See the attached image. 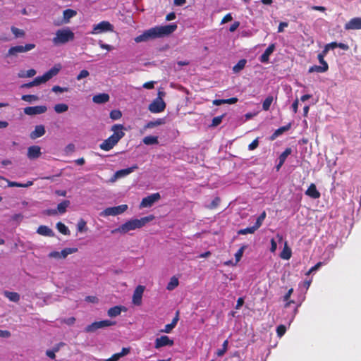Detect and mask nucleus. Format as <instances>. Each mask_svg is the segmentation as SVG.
<instances>
[{
    "mask_svg": "<svg viewBox=\"0 0 361 361\" xmlns=\"http://www.w3.org/2000/svg\"><path fill=\"white\" fill-rule=\"evenodd\" d=\"M177 28L176 23L171 25L154 26V27L147 29L142 34L139 35L135 37V41L137 43L143 42V41H148L155 39V38L164 37L166 35L172 34Z\"/></svg>",
    "mask_w": 361,
    "mask_h": 361,
    "instance_id": "obj_1",
    "label": "nucleus"
},
{
    "mask_svg": "<svg viewBox=\"0 0 361 361\" xmlns=\"http://www.w3.org/2000/svg\"><path fill=\"white\" fill-rule=\"evenodd\" d=\"M123 129L124 127L123 124H114V126H111V131L114 133L109 137L106 138L100 144L99 148L105 150V152L113 149L114 147L118 143L120 140L125 136Z\"/></svg>",
    "mask_w": 361,
    "mask_h": 361,
    "instance_id": "obj_2",
    "label": "nucleus"
},
{
    "mask_svg": "<svg viewBox=\"0 0 361 361\" xmlns=\"http://www.w3.org/2000/svg\"><path fill=\"white\" fill-rule=\"evenodd\" d=\"M154 216L149 214V216L141 217V219H130L128 221L125 222L115 230L111 231L112 233H126L129 231L135 230V228H140L144 227L147 223L152 221L154 219Z\"/></svg>",
    "mask_w": 361,
    "mask_h": 361,
    "instance_id": "obj_3",
    "label": "nucleus"
},
{
    "mask_svg": "<svg viewBox=\"0 0 361 361\" xmlns=\"http://www.w3.org/2000/svg\"><path fill=\"white\" fill-rule=\"evenodd\" d=\"M75 39L74 32L70 28L58 29L55 33V37L52 39V43L55 46L63 45L73 41Z\"/></svg>",
    "mask_w": 361,
    "mask_h": 361,
    "instance_id": "obj_4",
    "label": "nucleus"
},
{
    "mask_svg": "<svg viewBox=\"0 0 361 361\" xmlns=\"http://www.w3.org/2000/svg\"><path fill=\"white\" fill-rule=\"evenodd\" d=\"M62 66L61 64H55L54 67L51 68L48 71L43 74L42 76H37L33 80L34 86L41 85V83L46 82L54 76H56L61 71Z\"/></svg>",
    "mask_w": 361,
    "mask_h": 361,
    "instance_id": "obj_5",
    "label": "nucleus"
},
{
    "mask_svg": "<svg viewBox=\"0 0 361 361\" xmlns=\"http://www.w3.org/2000/svg\"><path fill=\"white\" fill-rule=\"evenodd\" d=\"M34 43H27L25 45H16L9 48L7 53V56H16L18 54L21 52H26L31 51V49L35 48Z\"/></svg>",
    "mask_w": 361,
    "mask_h": 361,
    "instance_id": "obj_6",
    "label": "nucleus"
},
{
    "mask_svg": "<svg viewBox=\"0 0 361 361\" xmlns=\"http://www.w3.org/2000/svg\"><path fill=\"white\" fill-rule=\"evenodd\" d=\"M116 325V322H112V320H101L100 322H94L87 325L85 328L86 332H94L98 329L106 328V326Z\"/></svg>",
    "mask_w": 361,
    "mask_h": 361,
    "instance_id": "obj_7",
    "label": "nucleus"
},
{
    "mask_svg": "<svg viewBox=\"0 0 361 361\" xmlns=\"http://www.w3.org/2000/svg\"><path fill=\"white\" fill-rule=\"evenodd\" d=\"M113 30L114 26L111 23L107 22V20H102L101 23L93 25V30L90 32V34L97 35L104 32L113 31Z\"/></svg>",
    "mask_w": 361,
    "mask_h": 361,
    "instance_id": "obj_8",
    "label": "nucleus"
},
{
    "mask_svg": "<svg viewBox=\"0 0 361 361\" xmlns=\"http://www.w3.org/2000/svg\"><path fill=\"white\" fill-rule=\"evenodd\" d=\"M161 196L159 192L149 195L148 196L143 197V199L141 200L140 207L141 208H145V207H151L154 204V202H156V201L159 200Z\"/></svg>",
    "mask_w": 361,
    "mask_h": 361,
    "instance_id": "obj_9",
    "label": "nucleus"
},
{
    "mask_svg": "<svg viewBox=\"0 0 361 361\" xmlns=\"http://www.w3.org/2000/svg\"><path fill=\"white\" fill-rule=\"evenodd\" d=\"M166 108V104L163 99H156L149 104V110L152 113L163 112Z\"/></svg>",
    "mask_w": 361,
    "mask_h": 361,
    "instance_id": "obj_10",
    "label": "nucleus"
},
{
    "mask_svg": "<svg viewBox=\"0 0 361 361\" xmlns=\"http://www.w3.org/2000/svg\"><path fill=\"white\" fill-rule=\"evenodd\" d=\"M128 209L127 204H121L114 206L113 207H107L103 211L104 215H117L123 214Z\"/></svg>",
    "mask_w": 361,
    "mask_h": 361,
    "instance_id": "obj_11",
    "label": "nucleus"
},
{
    "mask_svg": "<svg viewBox=\"0 0 361 361\" xmlns=\"http://www.w3.org/2000/svg\"><path fill=\"white\" fill-rule=\"evenodd\" d=\"M47 111V106H27L24 109L25 115L29 116L39 115V114L45 113Z\"/></svg>",
    "mask_w": 361,
    "mask_h": 361,
    "instance_id": "obj_12",
    "label": "nucleus"
},
{
    "mask_svg": "<svg viewBox=\"0 0 361 361\" xmlns=\"http://www.w3.org/2000/svg\"><path fill=\"white\" fill-rule=\"evenodd\" d=\"M145 289V286H137L135 289L133 294V303L135 305H141Z\"/></svg>",
    "mask_w": 361,
    "mask_h": 361,
    "instance_id": "obj_13",
    "label": "nucleus"
},
{
    "mask_svg": "<svg viewBox=\"0 0 361 361\" xmlns=\"http://www.w3.org/2000/svg\"><path fill=\"white\" fill-rule=\"evenodd\" d=\"M174 343L173 339L169 338L167 336H162L155 339V348H163V346L169 345L171 346Z\"/></svg>",
    "mask_w": 361,
    "mask_h": 361,
    "instance_id": "obj_14",
    "label": "nucleus"
},
{
    "mask_svg": "<svg viewBox=\"0 0 361 361\" xmlns=\"http://www.w3.org/2000/svg\"><path fill=\"white\" fill-rule=\"evenodd\" d=\"M345 30H357L361 29V18L355 17L348 20L344 25Z\"/></svg>",
    "mask_w": 361,
    "mask_h": 361,
    "instance_id": "obj_15",
    "label": "nucleus"
},
{
    "mask_svg": "<svg viewBox=\"0 0 361 361\" xmlns=\"http://www.w3.org/2000/svg\"><path fill=\"white\" fill-rule=\"evenodd\" d=\"M276 49L275 43H271L270 45L266 49L265 51L263 52L262 56H259V61L262 63H269V56L271 54L274 53Z\"/></svg>",
    "mask_w": 361,
    "mask_h": 361,
    "instance_id": "obj_16",
    "label": "nucleus"
},
{
    "mask_svg": "<svg viewBox=\"0 0 361 361\" xmlns=\"http://www.w3.org/2000/svg\"><path fill=\"white\" fill-rule=\"evenodd\" d=\"M138 167L139 166L137 165V164H135L129 168L120 169L119 171L115 172L114 178L125 177V176L129 175L130 173L135 171V170L137 169Z\"/></svg>",
    "mask_w": 361,
    "mask_h": 361,
    "instance_id": "obj_17",
    "label": "nucleus"
},
{
    "mask_svg": "<svg viewBox=\"0 0 361 361\" xmlns=\"http://www.w3.org/2000/svg\"><path fill=\"white\" fill-rule=\"evenodd\" d=\"M127 309L123 305H116L109 308L107 311V315L109 317H116L120 315L121 312H126Z\"/></svg>",
    "mask_w": 361,
    "mask_h": 361,
    "instance_id": "obj_18",
    "label": "nucleus"
},
{
    "mask_svg": "<svg viewBox=\"0 0 361 361\" xmlns=\"http://www.w3.org/2000/svg\"><path fill=\"white\" fill-rule=\"evenodd\" d=\"M41 148L39 146H30L27 149V157L30 159L39 158L41 156Z\"/></svg>",
    "mask_w": 361,
    "mask_h": 361,
    "instance_id": "obj_19",
    "label": "nucleus"
},
{
    "mask_svg": "<svg viewBox=\"0 0 361 361\" xmlns=\"http://www.w3.org/2000/svg\"><path fill=\"white\" fill-rule=\"evenodd\" d=\"M305 194L312 198H319L321 195L320 192L318 191L315 183H310L308 186Z\"/></svg>",
    "mask_w": 361,
    "mask_h": 361,
    "instance_id": "obj_20",
    "label": "nucleus"
},
{
    "mask_svg": "<svg viewBox=\"0 0 361 361\" xmlns=\"http://www.w3.org/2000/svg\"><path fill=\"white\" fill-rule=\"evenodd\" d=\"M37 233L43 236H54L55 233L51 228L47 226V225H40L37 230Z\"/></svg>",
    "mask_w": 361,
    "mask_h": 361,
    "instance_id": "obj_21",
    "label": "nucleus"
},
{
    "mask_svg": "<svg viewBox=\"0 0 361 361\" xmlns=\"http://www.w3.org/2000/svg\"><path fill=\"white\" fill-rule=\"evenodd\" d=\"M45 135V127L44 126H37L35 130L30 133V137L32 139H36L41 137V136Z\"/></svg>",
    "mask_w": 361,
    "mask_h": 361,
    "instance_id": "obj_22",
    "label": "nucleus"
},
{
    "mask_svg": "<svg viewBox=\"0 0 361 361\" xmlns=\"http://www.w3.org/2000/svg\"><path fill=\"white\" fill-rule=\"evenodd\" d=\"M109 99L110 96L108 93H99V94L93 96L92 100L94 104H106Z\"/></svg>",
    "mask_w": 361,
    "mask_h": 361,
    "instance_id": "obj_23",
    "label": "nucleus"
},
{
    "mask_svg": "<svg viewBox=\"0 0 361 361\" xmlns=\"http://www.w3.org/2000/svg\"><path fill=\"white\" fill-rule=\"evenodd\" d=\"M130 351V348H123L121 353L113 354L109 359L105 361H116L121 359V357L126 356Z\"/></svg>",
    "mask_w": 361,
    "mask_h": 361,
    "instance_id": "obj_24",
    "label": "nucleus"
},
{
    "mask_svg": "<svg viewBox=\"0 0 361 361\" xmlns=\"http://www.w3.org/2000/svg\"><path fill=\"white\" fill-rule=\"evenodd\" d=\"M4 295L13 302H18L20 300V295L18 292L6 290L4 292Z\"/></svg>",
    "mask_w": 361,
    "mask_h": 361,
    "instance_id": "obj_25",
    "label": "nucleus"
},
{
    "mask_svg": "<svg viewBox=\"0 0 361 361\" xmlns=\"http://www.w3.org/2000/svg\"><path fill=\"white\" fill-rule=\"evenodd\" d=\"M290 127H291V123H288L285 126L279 127V128L276 130L275 132L272 133V135H271V140H274V139L277 137V136L282 135L283 133L286 132V130H290Z\"/></svg>",
    "mask_w": 361,
    "mask_h": 361,
    "instance_id": "obj_26",
    "label": "nucleus"
},
{
    "mask_svg": "<svg viewBox=\"0 0 361 361\" xmlns=\"http://www.w3.org/2000/svg\"><path fill=\"white\" fill-rule=\"evenodd\" d=\"M70 204H71V202L68 200H63L61 202L59 203L57 205V209H56L57 214H58V212L59 214H64V212H66V209L69 206Z\"/></svg>",
    "mask_w": 361,
    "mask_h": 361,
    "instance_id": "obj_27",
    "label": "nucleus"
},
{
    "mask_svg": "<svg viewBox=\"0 0 361 361\" xmlns=\"http://www.w3.org/2000/svg\"><path fill=\"white\" fill-rule=\"evenodd\" d=\"M4 181H6L8 183V186H11V187H13V186L28 187V186L32 185V184H33L32 180H27V182L25 183H18V182H12V180L6 179V178H5V180H4Z\"/></svg>",
    "mask_w": 361,
    "mask_h": 361,
    "instance_id": "obj_28",
    "label": "nucleus"
},
{
    "mask_svg": "<svg viewBox=\"0 0 361 361\" xmlns=\"http://www.w3.org/2000/svg\"><path fill=\"white\" fill-rule=\"evenodd\" d=\"M166 122L164 118H157L155 121H149L146 126L145 128H147L148 129H150V128H154L157 126H159V125H163Z\"/></svg>",
    "mask_w": 361,
    "mask_h": 361,
    "instance_id": "obj_29",
    "label": "nucleus"
},
{
    "mask_svg": "<svg viewBox=\"0 0 361 361\" xmlns=\"http://www.w3.org/2000/svg\"><path fill=\"white\" fill-rule=\"evenodd\" d=\"M292 256V250L290 247H288L287 243L285 244L282 252L280 254V257L284 259H290Z\"/></svg>",
    "mask_w": 361,
    "mask_h": 361,
    "instance_id": "obj_30",
    "label": "nucleus"
},
{
    "mask_svg": "<svg viewBox=\"0 0 361 361\" xmlns=\"http://www.w3.org/2000/svg\"><path fill=\"white\" fill-rule=\"evenodd\" d=\"M247 63L246 59H240L237 62V63L233 66V71L235 73H238V72H240L242 69L245 68Z\"/></svg>",
    "mask_w": 361,
    "mask_h": 361,
    "instance_id": "obj_31",
    "label": "nucleus"
},
{
    "mask_svg": "<svg viewBox=\"0 0 361 361\" xmlns=\"http://www.w3.org/2000/svg\"><path fill=\"white\" fill-rule=\"evenodd\" d=\"M77 15V12L73 9L68 8L63 11V21L64 23H68L71 18Z\"/></svg>",
    "mask_w": 361,
    "mask_h": 361,
    "instance_id": "obj_32",
    "label": "nucleus"
},
{
    "mask_svg": "<svg viewBox=\"0 0 361 361\" xmlns=\"http://www.w3.org/2000/svg\"><path fill=\"white\" fill-rule=\"evenodd\" d=\"M267 216V213L265 211H263L262 214L259 215V216L257 218L256 221L255 223V227L256 231L258 230L259 228L263 224V222Z\"/></svg>",
    "mask_w": 361,
    "mask_h": 361,
    "instance_id": "obj_33",
    "label": "nucleus"
},
{
    "mask_svg": "<svg viewBox=\"0 0 361 361\" xmlns=\"http://www.w3.org/2000/svg\"><path fill=\"white\" fill-rule=\"evenodd\" d=\"M56 228L59 231V233H61L65 235H68V234L71 233L68 227H67L66 225H65L64 224H62V222L61 221L57 222Z\"/></svg>",
    "mask_w": 361,
    "mask_h": 361,
    "instance_id": "obj_34",
    "label": "nucleus"
},
{
    "mask_svg": "<svg viewBox=\"0 0 361 361\" xmlns=\"http://www.w3.org/2000/svg\"><path fill=\"white\" fill-rule=\"evenodd\" d=\"M143 142L145 145H154L159 144V137H154V135H147L144 137Z\"/></svg>",
    "mask_w": 361,
    "mask_h": 361,
    "instance_id": "obj_35",
    "label": "nucleus"
},
{
    "mask_svg": "<svg viewBox=\"0 0 361 361\" xmlns=\"http://www.w3.org/2000/svg\"><path fill=\"white\" fill-rule=\"evenodd\" d=\"M77 247H66V249H63L61 251L60 258H66L68 254L77 252Z\"/></svg>",
    "mask_w": 361,
    "mask_h": 361,
    "instance_id": "obj_36",
    "label": "nucleus"
},
{
    "mask_svg": "<svg viewBox=\"0 0 361 361\" xmlns=\"http://www.w3.org/2000/svg\"><path fill=\"white\" fill-rule=\"evenodd\" d=\"M274 101L273 96H267L262 102V109L267 111L269 110L270 106Z\"/></svg>",
    "mask_w": 361,
    "mask_h": 361,
    "instance_id": "obj_37",
    "label": "nucleus"
},
{
    "mask_svg": "<svg viewBox=\"0 0 361 361\" xmlns=\"http://www.w3.org/2000/svg\"><path fill=\"white\" fill-rule=\"evenodd\" d=\"M11 32L15 37H24L25 35V32L23 29L16 27V26H11Z\"/></svg>",
    "mask_w": 361,
    "mask_h": 361,
    "instance_id": "obj_38",
    "label": "nucleus"
},
{
    "mask_svg": "<svg viewBox=\"0 0 361 361\" xmlns=\"http://www.w3.org/2000/svg\"><path fill=\"white\" fill-rule=\"evenodd\" d=\"M54 109L56 113H64L68 110V106L66 104H57L54 105Z\"/></svg>",
    "mask_w": 361,
    "mask_h": 361,
    "instance_id": "obj_39",
    "label": "nucleus"
},
{
    "mask_svg": "<svg viewBox=\"0 0 361 361\" xmlns=\"http://www.w3.org/2000/svg\"><path fill=\"white\" fill-rule=\"evenodd\" d=\"M37 73V71L34 70V68H30V70H27V71H21L18 73V76L20 78H25V77H32L35 76V75Z\"/></svg>",
    "mask_w": 361,
    "mask_h": 361,
    "instance_id": "obj_40",
    "label": "nucleus"
},
{
    "mask_svg": "<svg viewBox=\"0 0 361 361\" xmlns=\"http://www.w3.org/2000/svg\"><path fill=\"white\" fill-rule=\"evenodd\" d=\"M292 153V149L291 148H286L285 151L281 152V154L279 156V158L281 159V164H284L288 156L291 154Z\"/></svg>",
    "mask_w": 361,
    "mask_h": 361,
    "instance_id": "obj_41",
    "label": "nucleus"
},
{
    "mask_svg": "<svg viewBox=\"0 0 361 361\" xmlns=\"http://www.w3.org/2000/svg\"><path fill=\"white\" fill-rule=\"evenodd\" d=\"M179 284L178 279L176 277L171 278V281L169 283H167V289L168 290H173L175 289L176 287H177Z\"/></svg>",
    "mask_w": 361,
    "mask_h": 361,
    "instance_id": "obj_42",
    "label": "nucleus"
},
{
    "mask_svg": "<svg viewBox=\"0 0 361 361\" xmlns=\"http://www.w3.org/2000/svg\"><path fill=\"white\" fill-rule=\"evenodd\" d=\"M228 340H225L221 346V348L218 350L216 352L217 356H219V357L224 356V353H226V351L228 350Z\"/></svg>",
    "mask_w": 361,
    "mask_h": 361,
    "instance_id": "obj_43",
    "label": "nucleus"
},
{
    "mask_svg": "<svg viewBox=\"0 0 361 361\" xmlns=\"http://www.w3.org/2000/svg\"><path fill=\"white\" fill-rule=\"evenodd\" d=\"M324 57H325V56L322 51L317 56V59H318L319 63L322 64L321 66H325L326 71H327L329 69V65H328L327 62L326 61V60H324Z\"/></svg>",
    "mask_w": 361,
    "mask_h": 361,
    "instance_id": "obj_44",
    "label": "nucleus"
},
{
    "mask_svg": "<svg viewBox=\"0 0 361 361\" xmlns=\"http://www.w3.org/2000/svg\"><path fill=\"white\" fill-rule=\"evenodd\" d=\"M109 116L111 119H114V121H116V119L121 118L122 116V113L121 110H111V111L109 113Z\"/></svg>",
    "mask_w": 361,
    "mask_h": 361,
    "instance_id": "obj_45",
    "label": "nucleus"
},
{
    "mask_svg": "<svg viewBox=\"0 0 361 361\" xmlns=\"http://www.w3.org/2000/svg\"><path fill=\"white\" fill-rule=\"evenodd\" d=\"M21 99L25 102H32L38 101L39 97L37 95L27 94V95H23L21 97Z\"/></svg>",
    "mask_w": 361,
    "mask_h": 361,
    "instance_id": "obj_46",
    "label": "nucleus"
},
{
    "mask_svg": "<svg viewBox=\"0 0 361 361\" xmlns=\"http://www.w3.org/2000/svg\"><path fill=\"white\" fill-rule=\"evenodd\" d=\"M256 229L255 227V225H253L252 227H247L245 228L244 229H240L238 231V234H247V233H254L255 232Z\"/></svg>",
    "mask_w": 361,
    "mask_h": 361,
    "instance_id": "obj_47",
    "label": "nucleus"
},
{
    "mask_svg": "<svg viewBox=\"0 0 361 361\" xmlns=\"http://www.w3.org/2000/svg\"><path fill=\"white\" fill-rule=\"evenodd\" d=\"M309 72H326V67H321V66L314 65L309 68Z\"/></svg>",
    "mask_w": 361,
    "mask_h": 361,
    "instance_id": "obj_48",
    "label": "nucleus"
},
{
    "mask_svg": "<svg viewBox=\"0 0 361 361\" xmlns=\"http://www.w3.org/2000/svg\"><path fill=\"white\" fill-rule=\"evenodd\" d=\"M86 225H87V222L85 221H84V219H81L78 221V225H77L78 231H80L81 233V231H86L87 230Z\"/></svg>",
    "mask_w": 361,
    "mask_h": 361,
    "instance_id": "obj_49",
    "label": "nucleus"
},
{
    "mask_svg": "<svg viewBox=\"0 0 361 361\" xmlns=\"http://www.w3.org/2000/svg\"><path fill=\"white\" fill-rule=\"evenodd\" d=\"M224 116V115L217 116L216 117L212 118L211 126L216 127L218 125L221 124L223 121Z\"/></svg>",
    "mask_w": 361,
    "mask_h": 361,
    "instance_id": "obj_50",
    "label": "nucleus"
},
{
    "mask_svg": "<svg viewBox=\"0 0 361 361\" xmlns=\"http://www.w3.org/2000/svg\"><path fill=\"white\" fill-rule=\"evenodd\" d=\"M245 246H242L241 247H240V249L238 250H237V252H235V262H238L239 261H240L243 255V253H244V250L245 249Z\"/></svg>",
    "mask_w": 361,
    "mask_h": 361,
    "instance_id": "obj_51",
    "label": "nucleus"
},
{
    "mask_svg": "<svg viewBox=\"0 0 361 361\" xmlns=\"http://www.w3.org/2000/svg\"><path fill=\"white\" fill-rule=\"evenodd\" d=\"M221 198L219 197H214V200H212L211 204L208 205L209 209H215L217 206L219 205L221 202Z\"/></svg>",
    "mask_w": 361,
    "mask_h": 361,
    "instance_id": "obj_52",
    "label": "nucleus"
},
{
    "mask_svg": "<svg viewBox=\"0 0 361 361\" xmlns=\"http://www.w3.org/2000/svg\"><path fill=\"white\" fill-rule=\"evenodd\" d=\"M51 90L53 91V92L63 93L67 92V91H68V87H60V85H54Z\"/></svg>",
    "mask_w": 361,
    "mask_h": 361,
    "instance_id": "obj_53",
    "label": "nucleus"
},
{
    "mask_svg": "<svg viewBox=\"0 0 361 361\" xmlns=\"http://www.w3.org/2000/svg\"><path fill=\"white\" fill-rule=\"evenodd\" d=\"M286 332V328L285 325H279L277 326L276 333L278 336L282 337Z\"/></svg>",
    "mask_w": 361,
    "mask_h": 361,
    "instance_id": "obj_54",
    "label": "nucleus"
},
{
    "mask_svg": "<svg viewBox=\"0 0 361 361\" xmlns=\"http://www.w3.org/2000/svg\"><path fill=\"white\" fill-rule=\"evenodd\" d=\"M87 76H90V71H88L87 70H82L80 71L78 75L76 76V79L78 80H80L83 79V78H86Z\"/></svg>",
    "mask_w": 361,
    "mask_h": 361,
    "instance_id": "obj_55",
    "label": "nucleus"
},
{
    "mask_svg": "<svg viewBox=\"0 0 361 361\" xmlns=\"http://www.w3.org/2000/svg\"><path fill=\"white\" fill-rule=\"evenodd\" d=\"M259 145V137L255 138L251 143L248 145V149L254 150L257 149Z\"/></svg>",
    "mask_w": 361,
    "mask_h": 361,
    "instance_id": "obj_56",
    "label": "nucleus"
},
{
    "mask_svg": "<svg viewBox=\"0 0 361 361\" xmlns=\"http://www.w3.org/2000/svg\"><path fill=\"white\" fill-rule=\"evenodd\" d=\"M99 46L101 49H106L107 51H112L114 49L112 45L106 44L102 40H99Z\"/></svg>",
    "mask_w": 361,
    "mask_h": 361,
    "instance_id": "obj_57",
    "label": "nucleus"
},
{
    "mask_svg": "<svg viewBox=\"0 0 361 361\" xmlns=\"http://www.w3.org/2000/svg\"><path fill=\"white\" fill-rule=\"evenodd\" d=\"M323 264L322 262H318L317 264H314V266L310 267L309 271L306 273V275H310L314 271L319 269V267Z\"/></svg>",
    "mask_w": 361,
    "mask_h": 361,
    "instance_id": "obj_58",
    "label": "nucleus"
},
{
    "mask_svg": "<svg viewBox=\"0 0 361 361\" xmlns=\"http://www.w3.org/2000/svg\"><path fill=\"white\" fill-rule=\"evenodd\" d=\"M233 20V17H232V14L231 13H228L226 15H225L224 16V18H222L221 21V24H224V23H228V21H231Z\"/></svg>",
    "mask_w": 361,
    "mask_h": 361,
    "instance_id": "obj_59",
    "label": "nucleus"
},
{
    "mask_svg": "<svg viewBox=\"0 0 361 361\" xmlns=\"http://www.w3.org/2000/svg\"><path fill=\"white\" fill-rule=\"evenodd\" d=\"M75 320H76L75 317H68V319H63V322L66 323L67 325L71 326V325H73V324L75 322Z\"/></svg>",
    "mask_w": 361,
    "mask_h": 361,
    "instance_id": "obj_60",
    "label": "nucleus"
},
{
    "mask_svg": "<svg viewBox=\"0 0 361 361\" xmlns=\"http://www.w3.org/2000/svg\"><path fill=\"white\" fill-rule=\"evenodd\" d=\"M240 25V22H234V23H233V24L229 27V31L230 32L236 31V30L239 27Z\"/></svg>",
    "mask_w": 361,
    "mask_h": 361,
    "instance_id": "obj_61",
    "label": "nucleus"
},
{
    "mask_svg": "<svg viewBox=\"0 0 361 361\" xmlns=\"http://www.w3.org/2000/svg\"><path fill=\"white\" fill-rule=\"evenodd\" d=\"M179 320V312H176V317L171 321L172 329H174Z\"/></svg>",
    "mask_w": 361,
    "mask_h": 361,
    "instance_id": "obj_62",
    "label": "nucleus"
},
{
    "mask_svg": "<svg viewBox=\"0 0 361 361\" xmlns=\"http://www.w3.org/2000/svg\"><path fill=\"white\" fill-rule=\"evenodd\" d=\"M74 150H75V145L73 143L68 144V145L66 146V149H65L66 153L73 152H74Z\"/></svg>",
    "mask_w": 361,
    "mask_h": 361,
    "instance_id": "obj_63",
    "label": "nucleus"
},
{
    "mask_svg": "<svg viewBox=\"0 0 361 361\" xmlns=\"http://www.w3.org/2000/svg\"><path fill=\"white\" fill-rule=\"evenodd\" d=\"M288 23L286 22L280 23L279 25V27H278V32H281L284 31L285 27H288Z\"/></svg>",
    "mask_w": 361,
    "mask_h": 361,
    "instance_id": "obj_64",
    "label": "nucleus"
}]
</instances>
